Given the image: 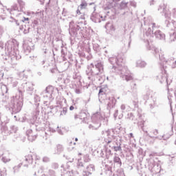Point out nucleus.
<instances>
[{"instance_id": "nucleus-1", "label": "nucleus", "mask_w": 176, "mask_h": 176, "mask_svg": "<svg viewBox=\"0 0 176 176\" xmlns=\"http://www.w3.org/2000/svg\"><path fill=\"white\" fill-rule=\"evenodd\" d=\"M0 157H2V160L4 163H8V162H10V157H9V153L6 151L0 150Z\"/></svg>"}, {"instance_id": "nucleus-2", "label": "nucleus", "mask_w": 176, "mask_h": 176, "mask_svg": "<svg viewBox=\"0 0 176 176\" xmlns=\"http://www.w3.org/2000/svg\"><path fill=\"white\" fill-rule=\"evenodd\" d=\"M117 64L118 65H120V66H122L123 65V64H124V59H123V57L118 56Z\"/></svg>"}, {"instance_id": "nucleus-3", "label": "nucleus", "mask_w": 176, "mask_h": 176, "mask_svg": "<svg viewBox=\"0 0 176 176\" xmlns=\"http://www.w3.org/2000/svg\"><path fill=\"white\" fill-rule=\"evenodd\" d=\"M171 135H173V133L166 132L163 135L162 138H164V140H168V138H170Z\"/></svg>"}, {"instance_id": "nucleus-4", "label": "nucleus", "mask_w": 176, "mask_h": 176, "mask_svg": "<svg viewBox=\"0 0 176 176\" xmlns=\"http://www.w3.org/2000/svg\"><path fill=\"white\" fill-rule=\"evenodd\" d=\"M86 8H87V3L85 1H82L80 5V9L82 10L83 9H86Z\"/></svg>"}, {"instance_id": "nucleus-5", "label": "nucleus", "mask_w": 176, "mask_h": 176, "mask_svg": "<svg viewBox=\"0 0 176 176\" xmlns=\"http://www.w3.org/2000/svg\"><path fill=\"white\" fill-rule=\"evenodd\" d=\"M124 77L126 82H129V80H133V76H131V74L125 75Z\"/></svg>"}, {"instance_id": "nucleus-6", "label": "nucleus", "mask_w": 176, "mask_h": 176, "mask_svg": "<svg viewBox=\"0 0 176 176\" xmlns=\"http://www.w3.org/2000/svg\"><path fill=\"white\" fill-rule=\"evenodd\" d=\"M107 92V90H105L104 88H101L99 91V94L98 95L100 96V94H105V93Z\"/></svg>"}, {"instance_id": "nucleus-7", "label": "nucleus", "mask_w": 176, "mask_h": 176, "mask_svg": "<svg viewBox=\"0 0 176 176\" xmlns=\"http://www.w3.org/2000/svg\"><path fill=\"white\" fill-rule=\"evenodd\" d=\"M6 174V170L5 169H0V176H3Z\"/></svg>"}, {"instance_id": "nucleus-8", "label": "nucleus", "mask_w": 176, "mask_h": 176, "mask_svg": "<svg viewBox=\"0 0 176 176\" xmlns=\"http://www.w3.org/2000/svg\"><path fill=\"white\" fill-rule=\"evenodd\" d=\"M122 148H120V146H116L114 147V151L116 152H118V151H120Z\"/></svg>"}, {"instance_id": "nucleus-9", "label": "nucleus", "mask_w": 176, "mask_h": 176, "mask_svg": "<svg viewBox=\"0 0 176 176\" xmlns=\"http://www.w3.org/2000/svg\"><path fill=\"white\" fill-rule=\"evenodd\" d=\"M23 23H25V21H30V19L29 18H25V17H23Z\"/></svg>"}, {"instance_id": "nucleus-10", "label": "nucleus", "mask_w": 176, "mask_h": 176, "mask_svg": "<svg viewBox=\"0 0 176 176\" xmlns=\"http://www.w3.org/2000/svg\"><path fill=\"white\" fill-rule=\"evenodd\" d=\"M21 166H23V163H20L17 165L16 168H20L21 167Z\"/></svg>"}, {"instance_id": "nucleus-11", "label": "nucleus", "mask_w": 176, "mask_h": 176, "mask_svg": "<svg viewBox=\"0 0 176 176\" xmlns=\"http://www.w3.org/2000/svg\"><path fill=\"white\" fill-rule=\"evenodd\" d=\"M77 14H82V12H80V10L79 9L76 11Z\"/></svg>"}, {"instance_id": "nucleus-12", "label": "nucleus", "mask_w": 176, "mask_h": 176, "mask_svg": "<svg viewBox=\"0 0 176 176\" xmlns=\"http://www.w3.org/2000/svg\"><path fill=\"white\" fill-rule=\"evenodd\" d=\"M62 148H63V146H62V145L58 144V145L57 146V148H58V149H61Z\"/></svg>"}, {"instance_id": "nucleus-13", "label": "nucleus", "mask_w": 176, "mask_h": 176, "mask_svg": "<svg viewBox=\"0 0 176 176\" xmlns=\"http://www.w3.org/2000/svg\"><path fill=\"white\" fill-rule=\"evenodd\" d=\"M69 109H70V111H74V109H75V107H74V106H71L69 107Z\"/></svg>"}, {"instance_id": "nucleus-14", "label": "nucleus", "mask_w": 176, "mask_h": 176, "mask_svg": "<svg viewBox=\"0 0 176 176\" xmlns=\"http://www.w3.org/2000/svg\"><path fill=\"white\" fill-rule=\"evenodd\" d=\"M75 141H78V138H75Z\"/></svg>"}, {"instance_id": "nucleus-15", "label": "nucleus", "mask_w": 176, "mask_h": 176, "mask_svg": "<svg viewBox=\"0 0 176 176\" xmlns=\"http://www.w3.org/2000/svg\"><path fill=\"white\" fill-rule=\"evenodd\" d=\"M116 1H120V0H116Z\"/></svg>"}]
</instances>
